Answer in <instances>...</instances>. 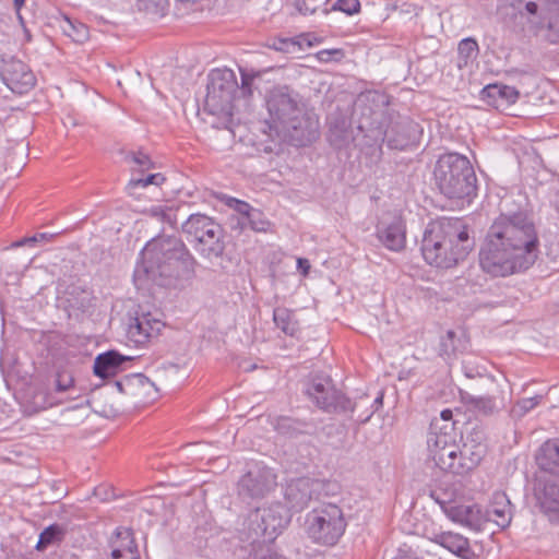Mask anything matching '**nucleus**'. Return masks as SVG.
<instances>
[{"label": "nucleus", "mask_w": 559, "mask_h": 559, "mask_svg": "<svg viewBox=\"0 0 559 559\" xmlns=\"http://www.w3.org/2000/svg\"><path fill=\"white\" fill-rule=\"evenodd\" d=\"M539 254V238L525 211L501 213L489 227L479 252V264L492 276L527 271Z\"/></svg>", "instance_id": "obj_1"}, {"label": "nucleus", "mask_w": 559, "mask_h": 559, "mask_svg": "<svg viewBox=\"0 0 559 559\" xmlns=\"http://www.w3.org/2000/svg\"><path fill=\"white\" fill-rule=\"evenodd\" d=\"M474 246L475 240L462 218H443L428 224L420 249L428 264L450 269L464 261Z\"/></svg>", "instance_id": "obj_2"}, {"label": "nucleus", "mask_w": 559, "mask_h": 559, "mask_svg": "<svg viewBox=\"0 0 559 559\" xmlns=\"http://www.w3.org/2000/svg\"><path fill=\"white\" fill-rule=\"evenodd\" d=\"M388 105L386 96L379 92H367L358 97L357 106L361 117L358 128L364 131H377L376 139L381 138L389 148L404 151L417 144L421 134L418 123L408 117L390 118L384 127L382 107Z\"/></svg>", "instance_id": "obj_3"}, {"label": "nucleus", "mask_w": 559, "mask_h": 559, "mask_svg": "<svg viewBox=\"0 0 559 559\" xmlns=\"http://www.w3.org/2000/svg\"><path fill=\"white\" fill-rule=\"evenodd\" d=\"M144 271L155 277H179L193 273L197 260L176 236H158L146 243L141 252Z\"/></svg>", "instance_id": "obj_4"}, {"label": "nucleus", "mask_w": 559, "mask_h": 559, "mask_svg": "<svg viewBox=\"0 0 559 559\" xmlns=\"http://www.w3.org/2000/svg\"><path fill=\"white\" fill-rule=\"evenodd\" d=\"M435 185L445 198L467 201L477 194V178L469 159L459 153H444L433 167Z\"/></svg>", "instance_id": "obj_5"}, {"label": "nucleus", "mask_w": 559, "mask_h": 559, "mask_svg": "<svg viewBox=\"0 0 559 559\" xmlns=\"http://www.w3.org/2000/svg\"><path fill=\"white\" fill-rule=\"evenodd\" d=\"M189 241L195 242V250L205 259L221 258L225 251L224 230L212 217L191 214L181 225Z\"/></svg>", "instance_id": "obj_6"}, {"label": "nucleus", "mask_w": 559, "mask_h": 559, "mask_svg": "<svg viewBox=\"0 0 559 559\" xmlns=\"http://www.w3.org/2000/svg\"><path fill=\"white\" fill-rule=\"evenodd\" d=\"M347 523L343 510L334 504H322L306 516V532L316 544L334 546L343 536Z\"/></svg>", "instance_id": "obj_7"}, {"label": "nucleus", "mask_w": 559, "mask_h": 559, "mask_svg": "<svg viewBox=\"0 0 559 559\" xmlns=\"http://www.w3.org/2000/svg\"><path fill=\"white\" fill-rule=\"evenodd\" d=\"M238 92L236 74L230 69H213L207 74L204 108L211 115H230Z\"/></svg>", "instance_id": "obj_8"}, {"label": "nucleus", "mask_w": 559, "mask_h": 559, "mask_svg": "<svg viewBox=\"0 0 559 559\" xmlns=\"http://www.w3.org/2000/svg\"><path fill=\"white\" fill-rule=\"evenodd\" d=\"M307 396L322 411L330 414H347L356 404L337 390L329 378L314 377L306 388Z\"/></svg>", "instance_id": "obj_9"}, {"label": "nucleus", "mask_w": 559, "mask_h": 559, "mask_svg": "<svg viewBox=\"0 0 559 559\" xmlns=\"http://www.w3.org/2000/svg\"><path fill=\"white\" fill-rule=\"evenodd\" d=\"M288 521V516L283 514V508L280 506L257 509L248 519L252 544L254 545L260 538H263V542L273 540Z\"/></svg>", "instance_id": "obj_10"}, {"label": "nucleus", "mask_w": 559, "mask_h": 559, "mask_svg": "<svg viewBox=\"0 0 559 559\" xmlns=\"http://www.w3.org/2000/svg\"><path fill=\"white\" fill-rule=\"evenodd\" d=\"M0 80L14 94L25 95L36 85V75L15 56H0Z\"/></svg>", "instance_id": "obj_11"}, {"label": "nucleus", "mask_w": 559, "mask_h": 559, "mask_svg": "<svg viewBox=\"0 0 559 559\" xmlns=\"http://www.w3.org/2000/svg\"><path fill=\"white\" fill-rule=\"evenodd\" d=\"M276 485V475L266 466L254 464L237 483V493L243 500L263 498Z\"/></svg>", "instance_id": "obj_12"}, {"label": "nucleus", "mask_w": 559, "mask_h": 559, "mask_svg": "<svg viewBox=\"0 0 559 559\" xmlns=\"http://www.w3.org/2000/svg\"><path fill=\"white\" fill-rule=\"evenodd\" d=\"M266 107L277 128L289 122L294 116L300 115L301 109H304L299 95L287 86L273 88L266 98Z\"/></svg>", "instance_id": "obj_13"}, {"label": "nucleus", "mask_w": 559, "mask_h": 559, "mask_svg": "<svg viewBox=\"0 0 559 559\" xmlns=\"http://www.w3.org/2000/svg\"><path fill=\"white\" fill-rule=\"evenodd\" d=\"M534 496L540 512L551 523L559 524V478L536 473L534 478Z\"/></svg>", "instance_id": "obj_14"}, {"label": "nucleus", "mask_w": 559, "mask_h": 559, "mask_svg": "<svg viewBox=\"0 0 559 559\" xmlns=\"http://www.w3.org/2000/svg\"><path fill=\"white\" fill-rule=\"evenodd\" d=\"M484 384L488 388L486 394H472L467 391H460L462 402L471 409L489 416L498 412L504 405L503 396L498 393V386L492 378L481 377Z\"/></svg>", "instance_id": "obj_15"}, {"label": "nucleus", "mask_w": 559, "mask_h": 559, "mask_svg": "<svg viewBox=\"0 0 559 559\" xmlns=\"http://www.w3.org/2000/svg\"><path fill=\"white\" fill-rule=\"evenodd\" d=\"M296 146L311 144L319 135V122L313 115L301 109L300 115L294 116L289 122L281 127Z\"/></svg>", "instance_id": "obj_16"}, {"label": "nucleus", "mask_w": 559, "mask_h": 559, "mask_svg": "<svg viewBox=\"0 0 559 559\" xmlns=\"http://www.w3.org/2000/svg\"><path fill=\"white\" fill-rule=\"evenodd\" d=\"M164 326L165 323L152 313L136 312L135 317L129 319L127 335L134 344L144 345L151 338L157 337Z\"/></svg>", "instance_id": "obj_17"}, {"label": "nucleus", "mask_w": 559, "mask_h": 559, "mask_svg": "<svg viewBox=\"0 0 559 559\" xmlns=\"http://www.w3.org/2000/svg\"><path fill=\"white\" fill-rule=\"evenodd\" d=\"M319 483L308 477L292 480L285 488V500L290 510L302 511L317 496Z\"/></svg>", "instance_id": "obj_18"}, {"label": "nucleus", "mask_w": 559, "mask_h": 559, "mask_svg": "<svg viewBox=\"0 0 559 559\" xmlns=\"http://www.w3.org/2000/svg\"><path fill=\"white\" fill-rule=\"evenodd\" d=\"M431 496L435 498L436 502L440 504L444 513L454 522L466 525L475 531L483 530L486 523V516L477 504L456 506L436 497L435 493Z\"/></svg>", "instance_id": "obj_19"}, {"label": "nucleus", "mask_w": 559, "mask_h": 559, "mask_svg": "<svg viewBox=\"0 0 559 559\" xmlns=\"http://www.w3.org/2000/svg\"><path fill=\"white\" fill-rule=\"evenodd\" d=\"M134 358L124 356L118 350L110 349L96 356L93 372L100 379H108L123 371L124 364L131 362Z\"/></svg>", "instance_id": "obj_20"}, {"label": "nucleus", "mask_w": 559, "mask_h": 559, "mask_svg": "<svg viewBox=\"0 0 559 559\" xmlns=\"http://www.w3.org/2000/svg\"><path fill=\"white\" fill-rule=\"evenodd\" d=\"M535 461L537 473L559 478V438L548 439L538 449Z\"/></svg>", "instance_id": "obj_21"}, {"label": "nucleus", "mask_w": 559, "mask_h": 559, "mask_svg": "<svg viewBox=\"0 0 559 559\" xmlns=\"http://www.w3.org/2000/svg\"><path fill=\"white\" fill-rule=\"evenodd\" d=\"M486 522L492 521L499 527L506 528L512 520V506L508 496L502 491L492 495L491 502L485 512Z\"/></svg>", "instance_id": "obj_22"}, {"label": "nucleus", "mask_w": 559, "mask_h": 559, "mask_svg": "<svg viewBox=\"0 0 559 559\" xmlns=\"http://www.w3.org/2000/svg\"><path fill=\"white\" fill-rule=\"evenodd\" d=\"M110 545L112 548V559H130L129 556L140 557L138 545L131 528L117 527L115 531V537L111 539Z\"/></svg>", "instance_id": "obj_23"}, {"label": "nucleus", "mask_w": 559, "mask_h": 559, "mask_svg": "<svg viewBox=\"0 0 559 559\" xmlns=\"http://www.w3.org/2000/svg\"><path fill=\"white\" fill-rule=\"evenodd\" d=\"M274 427L280 435L286 438H298L305 435L311 436L317 431L314 421L288 416L278 417Z\"/></svg>", "instance_id": "obj_24"}, {"label": "nucleus", "mask_w": 559, "mask_h": 559, "mask_svg": "<svg viewBox=\"0 0 559 559\" xmlns=\"http://www.w3.org/2000/svg\"><path fill=\"white\" fill-rule=\"evenodd\" d=\"M433 540L462 559H475L468 539L461 534L442 532L437 534Z\"/></svg>", "instance_id": "obj_25"}, {"label": "nucleus", "mask_w": 559, "mask_h": 559, "mask_svg": "<svg viewBox=\"0 0 559 559\" xmlns=\"http://www.w3.org/2000/svg\"><path fill=\"white\" fill-rule=\"evenodd\" d=\"M452 425H439V420H431L427 437V448L429 456L445 449L450 442L455 441Z\"/></svg>", "instance_id": "obj_26"}, {"label": "nucleus", "mask_w": 559, "mask_h": 559, "mask_svg": "<svg viewBox=\"0 0 559 559\" xmlns=\"http://www.w3.org/2000/svg\"><path fill=\"white\" fill-rule=\"evenodd\" d=\"M128 395L136 399L139 402L153 401L156 397L157 389L143 373H131L127 376Z\"/></svg>", "instance_id": "obj_27"}, {"label": "nucleus", "mask_w": 559, "mask_h": 559, "mask_svg": "<svg viewBox=\"0 0 559 559\" xmlns=\"http://www.w3.org/2000/svg\"><path fill=\"white\" fill-rule=\"evenodd\" d=\"M377 237L389 250L400 251L405 247V230L400 219H394L384 228L378 227Z\"/></svg>", "instance_id": "obj_28"}, {"label": "nucleus", "mask_w": 559, "mask_h": 559, "mask_svg": "<svg viewBox=\"0 0 559 559\" xmlns=\"http://www.w3.org/2000/svg\"><path fill=\"white\" fill-rule=\"evenodd\" d=\"M486 449L487 447L484 442L471 443L468 437L466 438L459 454L462 475L474 469L480 463L486 454Z\"/></svg>", "instance_id": "obj_29"}, {"label": "nucleus", "mask_w": 559, "mask_h": 559, "mask_svg": "<svg viewBox=\"0 0 559 559\" xmlns=\"http://www.w3.org/2000/svg\"><path fill=\"white\" fill-rule=\"evenodd\" d=\"M460 447L455 443V441L450 442L445 449L437 452L436 454L430 455L429 457L435 462V465L439 467L443 472L452 473L455 475H462V469H460Z\"/></svg>", "instance_id": "obj_30"}, {"label": "nucleus", "mask_w": 559, "mask_h": 559, "mask_svg": "<svg viewBox=\"0 0 559 559\" xmlns=\"http://www.w3.org/2000/svg\"><path fill=\"white\" fill-rule=\"evenodd\" d=\"M66 301L70 310L85 313L94 308L93 292L81 286L72 285L66 292Z\"/></svg>", "instance_id": "obj_31"}, {"label": "nucleus", "mask_w": 559, "mask_h": 559, "mask_svg": "<svg viewBox=\"0 0 559 559\" xmlns=\"http://www.w3.org/2000/svg\"><path fill=\"white\" fill-rule=\"evenodd\" d=\"M542 27L546 29L545 37L550 44H559V3L551 2L543 8Z\"/></svg>", "instance_id": "obj_32"}, {"label": "nucleus", "mask_w": 559, "mask_h": 559, "mask_svg": "<svg viewBox=\"0 0 559 559\" xmlns=\"http://www.w3.org/2000/svg\"><path fill=\"white\" fill-rule=\"evenodd\" d=\"M480 95L483 99L493 105L498 99L513 104L519 98V92L514 87L503 84H489L481 90Z\"/></svg>", "instance_id": "obj_33"}, {"label": "nucleus", "mask_w": 559, "mask_h": 559, "mask_svg": "<svg viewBox=\"0 0 559 559\" xmlns=\"http://www.w3.org/2000/svg\"><path fill=\"white\" fill-rule=\"evenodd\" d=\"M273 321L276 328L288 336H296L300 331L299 322L293 310L285 307H277L273 310Z\"/></svg>", "instance_id": "obj_34"}, {"label": "nucleus", "mask_w": 559, "mask_h": 559, "mask_svg": "<svg viewBox=\"0 0 559 559\" xmlns=\"http://www.w3.org/2000/svg\"><path fill=\"white\" fill-rule=\"evenodd\" d=\"M243 218V223H238V225L233 224V230L242 231L246 228H250L257 233H266L270 229L271 222L266 218L264 213L258 209L251 211L248 216Z\"/></svg>", "instance_id": "obj_35"}, {"label": "nucleus", "mask_w": 559, "mask_h": 559, "mask_svg": "<svg viewBox=\"0 0 559 559\" xmlns=\"http://www.w3.org/2000/svg\"><path fill=\"white\" fill-rule=\"evenodd\" d=\"M479 52L478 43L472 37L462 39L457 46V66L463 68L473 62Z\"/></svg>", "instance_id": "obj_36"}, {"label": "nucleus", "mask_w": 559, "mask_h": 559, "mask_svg": "<svg viewBox=\"0 0 559 559\" xmlns=\"http://www.w3.org/2000/svg\"><path fill=\"white\" fill-rule=\"evenodd\" d=\"M60 27L63 34L75 43H84L90 36L88 27L85 24L68 16L62 20Z\"/></svg>", "instance_id": "obj_37"}, {"label": "nucleus", "mask_w": 559, "mask_h": 559, "mask_svg": "<svg viewBox=\"0 0 559 559\" xmlns=\"http://www.w3.org/2000/svg\"><path fill=\"white\" fill-rule=\"evenodd\" d=\"M329 139L331 142L343 141L348 130V121L341 114H331L328 116Z\"/></svg>", "instance_id": "obj_38"}, {"label": "nucleus", "mask_w": 559, "mask_h": 559, "mask_svg": "<svg viewBox=\"0 0 559 559\" xmlns=\"http://www.w3.org/2000/svg\"><path fill=\"white\" fill-rule=\"evenodd\" d=\"M64 531L58 524H52L46 527L40 534L36 544V549L39 551L45 550L48 546L62 540Z\"/></svg>", "instance_id": "obj_39"}, {"label": "nucleus", "mask_w": 559, "mask_h": 559, "mask_svg": "<svg viewBox=\"0 0 559 559\" xmlns=\"http://www.w3.org/2000/svg\"><path fill=\"white\" fill-rule=\"evenodd\" d=\"M321 11L324 15L338 11L352 16L360 13L361 3L359 0H336L330 8H323Z\"/></svg>", "instance_id": "obj_40"}, {"label": "nucleus", "mask_w": 559, "mask_h": 559, "mask_svg": "<svg viewBox=\"0 0 559 559\" xmlns=\"http://www.w3.org/2000/svg\"><path fill=\"white\" fill-rule=\"evenodd\" d=\"M456 334L454 331H448L445 335L440 338L439 355L445 360L451 359L460 350L457 345Z\"/></svg>", "instance_id": "obj_41"}, {"label": "nucleus", "mask_w": 559, "mask_h": 559, "mask_svg": "<svg viewBox=\"0 0 559 559\" xmlns=\"http://www.w3.org/2000/svg\"><path fill=\"white\" fill-rule=\"evenodd\" d=\"M165 180H166V178L164 177V175H162L159 173L150 174L146 177H140V178L132 177L127 186V189H128L129 193L131 194V193H133V190L136 188H145L150 185L160 186Z\"/></svg>", "instance_id": "obj_42"}, {"label": "nucleus", "mask_w": 559, "mask_h": 559, "mask_svg": "<svg viewBox=\"0 0 559 559\" xmlns=\"http://www.w3.org/2000/svg\"><path fill=\"white\" fill-rule=\"evenodd\" d=\"M330 0H295L294 7L301 15H312L321 8H328Z\"/></svg>", "instance_id": "obj_43"}, {"label": "nucleus", "mask_w": 559, "mask_h": 559, "mask_svg": "<svg viewBox=\"0 0 559 559\" xmlns=\"http://www.w3.org/2000/svg\"><path fill=\"white\" fill-rule=\"evenodd\" d=\"M229 205L237 212V215H231L229 217V225L231 229L233 224L238 225V223H243V217H247L248 214L254 210V207H252L249 203L237 199H231Z\"/></svg>", "instance_id": "obj_44"}, {"label": "nucleus", "mask_w": 559, "mask_h": 559, "mask_svg": "<svg viewBox=\"0 0 559 559\" xmlns=\"http://www.w3.org/2000/svg\"><path fill=\"white\" fill-rule=\"evenodd\" d=\"M240 76H241V85H238V91L242 94L245 97H250L253 93V81L254 79L260 76L259 72L255 71H248L247 69L240 68Z\"/></svg>", "instance_id": "obj_45"}, {"label": "nucleus", "mask_w": 559, "mask_h": 559, "mask_svg": "<svg viewBox=\"0 0 559 559\" xmlns=\"http://www.w3.org/2000/svg\"><path fill=\"white\" fill-rule=\"evenodd\" d=\"M542 399V395L522 399L516 403L512 412L518 416H524L526 413L535 408L540 403Z\"/></svg>", "instance_id": "obj_46"}, {"label": "nucleus", "mask_w": 559, "mask_h": 559, "mask_svg": "<svg viewBox=\"0 0 559 559\" xmlns=\"http://www.w3.org/2000/svg\"><path fill=\"white\" fill-rule=\"evenodd\" d=\"M297 41L293 38H273L269 43V47L281 52H292L297 47Z\"/></svg>", "instance_id": "obj_47"}, {"label": "nucleus", "mask_w": 559, "mask_h": 559, "mask_svg": "<svg viewBox=\"0 0 559 559\" xmlns=\"http://www.w3.org/2000/svg\"><path fill=\"white\" fill-rule=\"evenodd\" d=\"M549 3L545 0H525L524 11L530 15L538 16L542 21L544 15L543 8H547Z\"/></svg>", "instance_id": "obj_48"}, {"label": "nucleus", "mask_w": 559, "mask_h": 559, "mask_svg": "<svg viewBox=\"0 0 559 559\" xmlns=\"http://www.w3.org/2000/svg\"><path fill=\"white\" fill-rule=\"evenodd\" d=\"M344 57L342 49H323L317 53V58L321 62L340 61Z\"/></svg>", "instance_id": "obj_49"}, {"label": "nucleus", "mask_w": 559, "mask_h": 559, "mask_svg": "<svg viewBox=\"0 0 559 559\" xmlns=\"http://www.w3.org/2000/svg\"><path fill=\"white\" fill-rule=\"evenodd\" d=\"M131 157L133 163L139 166V171L148 170L153 167V163L151 162L148 155L142 152L133 153Z\"/></svg>", "instance_id": "obj_50"}, {"label": "nucleus", "mask_w": 559, "mask_h": 559, "mask_svg": "<svg viewBox=\"0 0 559 559\" xmlns=\"http://www.w3.org/2000/svg\"><path fill=\"white\" fill-rule=\"evenodd\" d=\"M73 385V379L67 373H58L56 379V390L66 392Z\"/></svg>", "instance_id": "obj_51"}, {"label": "nucleus", "mask_w": 559, "mask_h": 559, "mask_svg": "<svg viewBox=\"0 0 559 559\" xmlns=\"http://www.w3.org/2000/svg\"><path fill=\"white\" fill-rule=\"evenodd\" d=\"M152 213L154 216L159 218L162 222H167L170 225L175 224L174 213L171 210H164L163 207H154V209H152Z\"/></svg>", "instance_id": "obj_52"}, {"label": "nucleus", "mask_w": 559, "mask_h": 559, "mask_svg": "<svg viewBox=\"0 0 559 559\" xmlns=\"http://www.w3.org/2000/svg\"><path fill=\"white\" fill-rule=\"evenodd\" d=\"M484 439H485V435H484V431L480 430V429H475L473 432H471V435L468 436V441L471 443H476V442H484Z\"/></svg>", "instance_id": "obj_53"}, {"label": "nucleus", "mask_w": 559, "mask_h": 559, "mask_svg": "<svg viewBox=\"0 0 559 559\" xmlns=\"http://www.w3.org/2000/svg\"><path fill=\"white\" fill-rule=\"evenodd\" d=\"M39 239H48V235L45 234V233H41V234H37L31 238H25L19 242H16V246H23L25 243H31V242H36L38 241Z\"/></svg>", "instance_id": "obj_54"}, {"label": "nucleus", "mask_w": 559, "mask_h": 559, "mask_svg": "<svg viewBox=\"0 0 559 559\" xmlns=\"http://www.w3.org/2000/svg\"><path fill=\"white\" fill-rule=\"evenodd\" d=\"M383 404V394L380 393L373 401L372 403V411L370 412V414L364 419L365 421L368 420L374 412H377L379 409V407H381Z\"/></svg>", "instance_id": "obj_55"}, {"label": "nucleus", "mask_w": 559, "mask_h": 559, "mask_svg": "<svg viewBox=\"0 0 559 559\" xmlns=\"http://www.w3.org/2000/svg\"><path fill=\"white\" fill-rule=\"evenodd\" d=\"M452 417H453V413H452L451 409H449V408L443 409L440 413L439 423L440 421H445L448 425H450L449 423L452 420ZM433 420H438V418H435ZM451 425L453 426V423Z\"/></svg>", "instance_id": "obj_56"}, {"label": "nucleus", "mask_w": 559, "mask_h": 559, "mask_svg": "<svg viewBox=\"0 0 559 559\" xmlns=\"http://www.w3.org/2000/svg\"><path fill=\"white\" fill-rule=\"evenodd\" d=\"M297 266L306 275L309 272L310 263L307 259L299 258L297 260Z\"/></svg>", "instance_id": "obj_57"}, {"label": "nucleus", "mask_w": 559, "mask_h": 559, "mask_svg": "<svg viewBox=\"0 0 559 559\" xmlns=\"http://www.w3.org/2000/svg\"><path fill=\"white\" fill-rule=\"evenodd\" d=\"M126 383H127V376L123 377V379L117 381L116 386L120 393L128 395L127 385H124Z\"/></svg>", "instance_id": "obj_58"}, {"label": "nucleus", "mask_w": 559, "mask_h": 559, "mask_svg": "<svg viewBox=\"0 0 559 559\" xmlns=\"http://www.w3.org/2000/svg\"><path fill=\"white\" fill-rule=\"evenodd\" d=\"M143 7L145 10H148L150 9V4H155V5H159L162 0H138Z\"/></svg>", "instance_id": "obj_59"}, {"label": "nucleus", "mask_w": 559, "mask_h": 559, "mask_svg": "<svg viewBox=\"0 0 559 559\" xmlns=\"http://www.w3.org/2000/svg\"><path fill=\"white\" fill-rule=\"evenodd\" d=\"M13 1V4H14V8L16 10V13L20 12L21 8L24 5L25 3V0H12Z\"/></svg>", "instance_id": "obj_60"}, {"label": "nucleus", "mask_w": 559, "mask_h": 559, "mask_svg": "<svg viewBox=\"0 0 559 559\" xmlns=\"http://www.w3.org/2000/svg\"><path fill=\"white\" fill-rule=\"evenodd\" d=\"M102 490H103V488H100V487L95 488V490H94V495H95V496H98V497H102Z\"/></svg>", "instance_id": "obj_61"}, {"label": "nucleus", "mask_w": 559, "mask_h": 559, "mask_svg": "<svg viewBox=\"0 0 559 559\" xmlns=\"http://www.w3.org/2000/svg\"><path fill=\"white\" fill-rule=\"evenodd\" d=\"M464 369H465V376H466L467 378H473V377H474V374L472 373V371H468V370L466 369V367H465Z\"/></svg>", "instance_id": "obj_62"}]
</instances>
